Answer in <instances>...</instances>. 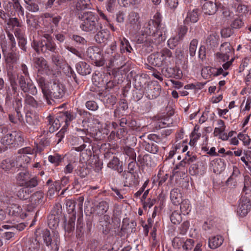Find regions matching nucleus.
Instances as JSON below:
<instances>
[{"mask_svg":"<svg viewBox=\"0 0 251 251\" xmlns=\"http://www.w3.org/2000/svg\"><path fill=\"white\" fill-rule=\"evenodd\" d=\"M197 158L195 156L185 157L179 164V165L185 167L186 165H189L196 161Z\"/></svg>","mask_w":251,"mask_h":251,"instance_id":"obj_48","label":"nucleus"},{"mask_svg":"<svg viewBox=\"0 0 251 251\" xmlns=\"http://www.w3.org/2000/svg\"><path fill=\"white\" fill-rule=\"evenodd\" d=\"M86 107L88 109L92 111H95L98 108L97 103L93 100H90L86 102Z\"/></svg>","mask_w":251,"mask_h":251,"instance_id":"obj_59","label":"nucleus"},{"mask_svg":"<svg viewBox=\"0 0 251 251\" xmlns=\"http://www.w3.org/2000/svg\"><path fill=\"white\" fill-rule=\"evenodd\" d=\"M124 152L129 157V158H131L132 160L135 159L136 154L133 149L128 146H126L124 147Z\"/></svg>","mask_w":251,"mask_h":251,"instance_id":"obj_51","label":"nucleus"},{"mask_svg":"<svg viewBox=\"0 0 251 251\" xmlns=\"http://www.w3.org/2000/svg\"><path fill=\"white\" fill-rule=\"evenodd\" d=\"M76 68L77 72L82 75H86L89 74L91 73V70L89 68V66L84 62H80L76 64Z\"/></svg>","mask_w":251,"mask_h":251,"instance_id":"obj_25","label":"nucleus"},{"mask_svg":"<svg viewBox=\"0 0 251 251\" xmlns=\"http://www.w3.org/2000/svg\"><path fill=\"white\" fill-rule=\"evenodd\" d=\"M8 76L14 94L17 93L18 91V83L24 93H28L32 95L37 94V88L30 79L25 78L22 75H15L11 72L8 73Z\"/></svg>","mask_w":251,"mask_h":251,"instance_id":"obj_2","label":"nucleus"},{"mask_svg":"<svg viewBox=\"0 0 251 251\" xmlns=\"http://www.w3.org/2000/svg\"><path fill=\"white\" fill-rule=\"evenodd\" d=\"M172 57L171 51L165 49L160 52H157L151 54L148 57L149 62L154 66L160 67L166 65L170 62Z\"/></svg>","mask_w":251,"mask_h":251,"instance_id":"obj_5","label":"nucleus"},{"mask_svg":"<svg viewBox=\"0 0 251 251\" xmlns=\"http://www.w3.org/2000/svg\"><path fill=\"white\" fill-rule=\"evenodd\" d=\"M30 161V157L26 153H23L16 158V167H25V165Z\"/></svg>","mask_w":251,"mask_h":251,"instance_id":"obj_23","label":"nucleus"},{"mask_svg":"<svg viewBox=\"0 0 251 251\" xmlns=\"http://www.w3.org/2000/svg\"><path fill=\"white\" fill-rule=\"evenodd\" d=\"M137 166V163L135 161V159L132 160L128 163V171L126 172L137 173H139L138 170H135L136 166Z\"/></svg>","mask_w":251,"mask_h":251,"instance_id":"obj_54","label":"nucleus"},{"mask_svg":"<svg viewBox=\"0 0 251 251\" xmlns=\"http://www.w3.org/2000/svg\"><path fill=\"white\" fill-rule=\"evenodd\" d=\"M124 179V186L126 187H133L139 183V175L137 173L126 172L124 171L122 174Z\"/></svg>","mask_w":251,"mask_h":251,"instance_id":"obj_8","label":"nucleus"},{"mask_svg":"<svg viewBox=\"0 0 251 251\" xmlns=\"http://www.w3.org/2000/svg\"><path fill=\"white\" fill-rule=\"evenodd\" d=\"M38 184V180L37 177L34 176L28 179L25 183L23 187H25L28 189V188H32L35 187Z\"/></svg>","mask_w":251,"mask_h":251,"instance_id":"obj_36","label":"nucleus"},{"mask_svg":"<svg viewBox=\"0 0 251 251\" xmlns=\"http://www.w3.org/2000/svg\"><path fill=\"white\" fill-rule=\"evenodd\" d=\"M120 50L122 53L126 51L127 52H131L132 50L129 42L125 38L120 39Z\"/></svg>","mask_w":251,"mask_h":251,"instance_id":"obj_29","label":"nucleus"},{"mask_svg":"<svg viewBox=\"0 0 251 251\" xmlns=\"http://www.w3.org/2000/svg\"><path fill=\"white\" fill-rule=\"evenodd\" d=\"M61 189L60 183L54 182L50 184L48 188V194L50 196H52L55 192L59 191Z\"/></svg>","mask_w":251,"mask_h":251,"instance_id":"obj_34","label":"nucleus"},{"mask_svg":"<svg viewBox=\"0 0 251 251\" xmlns=\"http://www.w3.org/2000/svg\"><path fill=\"white\" fill-rule=\"evenodd\" d=\"M37 81L39 86L41 88L42 92L43 94L44 97L47 99H48V82L46 79L39 75H38L37 78Z\"/></svg>","mask_w":251,"mask_h":251,"instance_id":"obj_21","label":"nucleus"},{"mask_svg":"<svg viewBox=\"0 0 251 251\" xmlns=\"http://www.w3.org/2000/svg\"><path fill=\"white\" fill-rule=\"evenodd\" d=\"M251 210V198L246 196H242L239 201L238 213L241 216H245Z\"/></svg>","mask_w":251,"mask_h":251,"instance_id":"obj_9","label":"nucleus"},{"mask_svg":"<svg viewBox=\"0 0 251 251\" xmlns=\"http://www.w3.org/2000/svg\"><path fill=\"white\" fill-rule=\"evenodd\" d=\"M198 44V41L196 39H193L190 43L189 53L192 57L194 56L196 54Z\"/></svg>","mask_w":251,"mask_h":251,"instance_id":"obj_40","label":"nucleus"},{"mask_svg":"<svg viewBox=\"0 0 251 251\" xmlns=\"http://www.w3.org/2000/svg\"><path fill=\"white\" fill-rule=\"evenodd\" d=\"M142 145L148 152L155 153L158 151V146L153 142H142Z\"/></svg>","mask_w":251,"mask_h":251,"instance_id":"obj_30","label":"nucleus"},{"mask_svg":"<svg viewBox=\"0 0 251 251\" xmlns=\"http://www.w3.org/2000/svg\"><path fill=\"white\" fill-rule=\"evenodd\" d=\"M26 8L32 12H37L39 10L38 4L34 0L27 5Z\"/></svg>","mask_w":251,"mask_h":251,"instance_id":"obj_47","label":"nucleus"},{"mask_svg":"<svg viewBox=\"0 0 251 251\" xmlns=\"http://www.w3.org/2000/svg\"><path fill=\"white\" fill-rule=\"evenodd\" d=\"M16 166V162L12 159H6L3 160L1 164V167L6 171L9 170L13 167Z\"/></svg>","mask_w":251,"mask_h":251,"instance_id":"obj_32","label":"nucleus"},{"mask_svg":"<svg viewBox=\"0 0 251 251\" xmlns=\"http://www.w3.org/2000/svg\"><path fill=\"white\" fill-rule=\"evenodd\" d=\"M171 222L175 224H179L182 221L181 214L177 211H174L170 216Z\"/></svg>","mask_w":251,"mask_h":251,"instance_id":"obj_35","label":"nucleus"},{"mask_svg":"<svg viewBox=\"0 0 251 251\" xmlns=\"http://www.w3.org/2000/svg\"><path fill=\"white\" fill-rule=\"evenodd\" d=\"M198 19V10L194 9L192 11H189L187 12V16L184 20V24L188 25L190 23H196Z\"/></svg>","mask_w":251,"mask_h":251,"instance_id":"obj_18","label":"nucleus"},{"mask_svg":"<svg viewBox=\"0 0 251 251\" xmlns=\"http://www.w3.org/2000/svg\"><path fill=\"white\" fill-rule=\"evenodd\" d=\"M48 118L50 126L49 130L50 132H53L57 130L62 124H64L63 127H68L70 122L75 118V116L68 111H66L58 113L55 118L50 116Z\"/></svg>","mask_w":251,"mask_h":251,"instance_id":"obj_4","label":"nucleus"},{"mask_svg":"<svg viewBox=\"0 0 251 251\" xmlns=\"http://www.w3.org/2000/svg\"><path fill=\"white\" fill-rule=\"evenodd\" d=\"M80 28L84 31L95 33L102 28L97 15L91 11L85 12L79 16Z\"/></svg>","mask_w":251,"mask_h":251,"instance_id":"obj_3","label":"nucleus"},{"mask_svg":"<svg viewBox=\"0 0 251 251\" xmlns=\"http://www.w3.org/2000/svg\"><path fill=\"white\" fill-rule=\"evenodd\" d=\"M139 20V14L135 12H130L127 17V24L131 26L135 25Z\"/></svg>","mask_w":251,"mask_h":251,"instance_id":"obj_26","label":"nucleus"},{"mask_svg":"<svg viewBox=\"0 0 251 251\" xmlns=\"http://www.w3.org/2000/svg\"><path fill=\"white\" fill-rule=\"evenodd\" d=\"M232 47L230 43L225 42L222 44L220 48V51L217 52V57L223 61H226L229 59V55L231 53Z\"/></svg>","mask_w":251,"mask_h":251,"instance_id":"obj_11","label":"nucleus"},{"mask_svg":"<svg viewBox=\"0 0 251 251\" xmlns=\"http://www.w3.org/2000/svg\"><path fill=\"white\" fill-rule=\"evenodd\" d=\"M215 164V165H217V167L216 168L214 169V172L220 173L225 170L226 166L225 163V162L222 161L221 159L217 160Z\"/></svg>","mask_w":251,"mask_h":251,"instance_id":"obj_46","label":"nucleus"},{"mask_svg":"<svg viewBox=\"0 0 251 251\" xmlns=\"http://www.w3.org/2000/svg\"><path fill=\"white\" fill-rule=\"evenodd\" d=\"M91 166L94 168L96 171L99 172L102 168V163L97 157L93 156Z\"/></svg>","mask_w":251,"mask_h":251,"instance_id":"obj_39","label":"nucleus"},{"mask_svg":"<svg viewBox=\"0 0 251 251\" xmlns=\"http://www.w3.org/2000/svg\"><path fill=\"white\" fill-rule=\"evenodd\" d=\"M31 199L35 205L42 203L44 201V193L41 191L37 192L32 196Z\"/></svg>","mask_w":251,"mask_h":251,"instance_id":"obj_31","label":"nucleus"},{"mask_svg":"<svg viewBox=\"0 0 251 251\" xmlns=\"http://www.w3.org/2000/svg\"><path fill=\"white\" fill-rule=\"evenodd\" d=\"M138 162L142 166L147 165V161L151 159L149 155H145L144 156L139 155L138 156Z\"/></svg>","mask_w":251,"mask_h":251,"instance_id":"obj_58","label":"nucleus"},{"mask_svg":"<svg viewBox=\"0 0 251 251\" xmlns=\"http://www.w3.org/2000/svg\"><path fill=\"white\" fill-rule=\"evenodd\" d=\"M6 138V139H4L5 141H8V140L10 141H22V138L20 135L16 132H13L11 134H7L6 137H5V138Z\"/></svg>","mask_w":251,"mask_h":251,"instance_id":"obj_41","label":"nucleus"},{"mask_svg":"<svg viewBox=\"0 0 251 251\" xmlns=\"http://www.w3.org/2000/svg\"><path fill=\"white\" fill-rule=\"evenodd\" d=\"M194 241L191 239H184L182 249L185 251L190 250L194 246Z\"/></svg>","mask_w":251,"mask_h":251,"instance_id":"obj_45","label":"nucleus"},{"mask_svg":"<svg viewBox=\"0 0 251 251\" xmlns=\"http://www.w3.org/2000/svg\"><path fill=\"white\" fill-rule=\"evenodd\" d=\"M43 238L44 242L47 246L51 248L52 251H58L60 244L59 233L56 231H52V233L48 229L43 231Z\"/></svg>","mask_w":251,"mask_h":251,"instance_id":"obj_6","label":"nucleus"},{"mask_svg":"<svg viewBox=\"0 0 251 251\" xmlns=\"http://www.w3.org/2000/svg\"><path fill=\"white\" fill-rule=\"evenodd\" d=\"M31 192V191H30ZM29 195V190L25 187L21 188L17 193V196L21 200L27 199Z\"/></svg>","mask_w":251,"mask_h":251,"instance_id":"obj_37","label":"nucleus"},{"mask_svg":"<svg viewBox=\"0 0 251 251\" xmlns=\"http://www.w3.org/2000/svg\"><path fill=\"white\" fill-rule=\"evenodd\" d=\"M35 66L37 69L39 73L49 75L50 73L49 66L47 61L43 58L35 59Z\"/></svg>","mask_w":251,"mask_h":251,"instance_id":"obj_13","label":"nucleus"},{"mask_svg":"<svg viewBox=\"0 0 251 251\" xmlns=\"http://www.w3.org/2000/svg\"><path fill=\"white\" fill-rule=\"evenodd\" d=\"M161 22L160 18L155 16L153 19L145 24L142 32L143 35L146 36L145 39H142V42L158 45L166 39V27Z\"/></svg>","mask_w":251,"mask_h":251,"instance_id":"obj_1","label":"nucleus"},{"mask_svg":"<svg viewBox=\"0 0 251 251\" xmlns=\"http://www.w3.org/2000/svg\"><path fill=\"white\" fill-rule=\"evenodd\" d=\"M72 39L76 43L82 45H84L86 43V41L83 37L77 35H73Z\"/></svg>","mask_w":251,"mask_h":251,"instance_id":"obj_64","label":"nucleus"},{"mask_svg":"<svg viewBox=\"0 0 251 251\" xmlns=\"http://www.w3.org/2000/svg\"><path fill=\"white\" fill-rule=\"evenodd\" d=\"M218 9L221 11L222 14L224 17H227L230 16L231 12L229 9L226 6L222 5L221 3L218 4Z\"/></svg>","mask_w":251,"mask_h":251,"instance_id":"obj_53","label":"nucleus"},{"mask_svg":"<svg viewBox=\"0 0 251 251\" xmlns=\"http://www.w3.org/2000/svg\"><path fill=\"white\" fill-rule=\"evenodd\" d=\"M25 102L26 104L31 105L32 107H36L37 106V102L34 98L29 95H26L25 97Z\"/></svg>","mask_w":251,"mask_h":251,"instance_id":"obj_49","label":"nucleus"},{"mask_svg":"<svg viewBox=\"0 0 251 251\" xmlns=\"http://www.w3.org/2000/svg\"><path fill=\"white\" fill-rule=\"evenodd\" d=\"M180 204V210L181 213L184 215L188 214L191 208L189 201L187 199L184 200Z\"/></svg>","mask_w":251,"mask_h":251,"instance_id":"obj_28","label":"nucleus"},{"mask_svg":"<svg viewBox=\"0 0 251 251\" xmlns=\"http://www.w3.org/2000/svg\"><path fill=\"white\" fill-rule=\"evenodd\" d=\"M239 174L240 171L238 168L236 166H233L231 176L226 180V184H227L229 181H231L234 178L237 177Z\"/></svg>","mask_w":251,"mask_h":251,"instance_id":"obj_56","label":"nucleus"},{"mask_svg":"<svg viewBox=\"0 0 251 251\" xmlns=\"http://www.w3.org/2000/svg\"><path fill=\"white\" fill-rule=\"evenodd\" d=\"M198 128L196 126L195 127L194 131L191 134L190 141H196L200 139L201 134L198 132Z\"/></svg>","mask_w":251,"mask_h":251,"instance_id":"obj_60","label":"nucleus"},{"mask_svg":"<svg viewBox=\"0 0 251 251\" xmlns=\"http://www.w3.org/2000/svg\"><path fill=\"white\" fill-rule=\"evenodd\" d=\"M224 242V238L220 235L210 237L208 240V247L211 249H215L220 247Z\"/></svg>","mask_w":251,"mask_h":251,"instance_id":"obj_17","label":"nucleus"},{"mask_svg":"<svg viewBox=\"0 0 251 251\" xmlns=\"http://www.w3.org/2000/svg\"><path fill=\"white\" fill-rule=\"evenodd\" d=\"M181 41L178 38V37L176 36L170 38L168 41V45L170 49H174L178 43Z\"/></svg>","mask_w":251,"mask_h":251,"instance_id":"obj_44","label":"nucleus"},{"mask_svg":"<svg viewBox=\"0 0 251 251\" xmlns=\"http://www.w3.org/2000/svg\"><path fill=\"white\" fill-rule=\"evenodd\" d=\"M26 121L29 125H35L38 123V118L33 115H26Z\"/></svg>","mask_w":251,"mask_h":251,"instance_id":"obj_52","label":"nucleus"},{"mask_svg":"<svg viewBox=\"0 0 251 251\" xmlns=\"http://www.w3.org/2000/svg\"><path fill=\"white\" fill-rule=\"evenodd\" d=\"M161 87L158 85L148 84L145 88V95L150 100L157 98L160 94Z\"/></svg>","mask_w":251,"mask_h":251,"instance_id":"obj_12","label":"nucleus"},{"mask_svg":"<svg viewBox=\"0 0 251 251\" xmlns=\"http://www.w3.org/2000/svg\"><path fill=\"white\" fill-rule=\"evenodd\" d=\"M97 208L99 214H103L107 212L108 209V204L106 201H101L100 202Z\"/></svg>","mask_w":251,"mask_h":251,"instance_id":"obj_42","label":"nucleus"},{"mask_svg":"<svg viewBox=\"0 0 251 251\" xmlns=\"http://www.w3.org/2000/svg\"><path fill=\"white\" fill-rule=\"evenodd\" d=\"M75 215L73 214L68 220L64 221V229L68 233L72 232L75 229Z\"/></svg>","mask_w":251,"mask_h":251,"instance_id":"obj_20","label":"nucleus"},{"mask_svg":"<svg viewBox=\"0 0 251 251\" xmlns=\"http://www.w3.org/2000/svg\"><path fill=\"white\" fill-rule=\"evenodd\" d=\"M234 7L236 9V11L240 13H246L248 12L247 7L243 4L242 2L238 4H234Z\"/></svg>","mask_w":251,"mask_h":251,"instance_id":"obj_50","label":"nucleus"},{"mask_svg":"<svg viewBox=\"0 0 251 251\" xmlns=\"http://www.w3.org/2000/svg\"><path fill=\"white\" fill-rule=\"evenodd\" d=\"M99 30L95 37L96 41L98 43H106L110 36L109 32L102 28Z\"/></svg>","mask_w":251,"mask_h":251,"instance_id":"obj_19","label":"nucleus"},{"mask_svg":"<svg viewBox=\"0 0 251 251\" xmlns=\"http://www.w3.org/2000/svg\"><path fill=\"white\" fill-rule=\"evenodd\" d=\"M170 199L174 205L180 204L182 200V194L178 189H174L170 192Z\"/></svg>","mask_w":251,"mask_h":251,"instance_id":"obj_22","label":"nucleus"},{"mask_svg":"<svg viewBox=\"0 0 251 251\" xmlns=\"http://www.w3.org/2000/svg\"><path fill=\"white\" fill-rule=\"evenodd\" d=\"M7 211L9 215L11 216L20 217L21 218H23L25 216V214L23 212L22 207L16 204H12L10 205L8 207Z\"/></svg>","mask_w":251,"mask_h":251,"instance_id":"obj_15","label":"nucleus"},{"mask_svg":"<svg viewBox=\"0 0 251 251\" xmlns=\"http://www.w3.org/2000/svg\"><path fill=\"white\" fill-rule=\"evenodd\" d=\"M2 51L3 52L6 63L9 65L16 63L18 59V56L16 53L12 50L7 52L5 46H2Z\"/></svg>","mask_w":251,"mask_h":251,"instance_id":"obj_14","label":"nucleus"},{"mask_svg":"<svg viewBox=\"0 0 251 251\" xmlns=\"http://www.w3.org/2000/svg\"><path fill=\"white\" fill-rule=\"evenodd\" d=\"M209 71L211 73V74L215 76L222 75L224 77H225L228 74V72H224L222 68H210L209 69Z\"/></svg>","mask_w":251,"mask_h":251,"instance_id":"obj_38","label":"nucleus"},{"mask_svg":"<svg viewBox=\"0 0 251 251\" xmlns=\"http://www.w3.org/2000/svg\"><path fill=\"white\" fill-rule=\"evenodd\" d=\"M243 24L242 20L240 18H237L233 21L231 24V26L233 28H239L243 26Z\"/></svg>","mask_w":251,"mask_h":251,"instance_id":"obj_57","label":"nucleus"},{"mask_svg":"<svg viewBox=\"0 0 251 251\" xmlns=\"http://www.w3.org/2000/svg\"><path fill=\"white\" fill-rule=\"evenodd\" d=\"M61 213V206L58 204L54 207L53 213L48 216V225L50 228H55L59 222L58 214Z\"/></svg>","mask_w":251,"mask_h":251,"instance_id":"obj_10","label":"nucleus"},{"mask_svg":"<svg viewBox=\"0 0 251 251\" xmlns=\"http://www.w3.org/2000/svg\"><path fill=\"white\" fill-rule=\"evenodd\" d=\"M66 206L69 213L73 212L75 209V201L72 200H68L66 202Z\"/></svg>","mask_w":251,"mask_h":251,"instance_id":"obj_61","label":"nucleus"},{"mask_svg":"<svg viewBox=\"0 0 251 251\" xmlns=\"http://www.w3.org/2000/svg\"><path fill=\"white\" fill-rule=\"evenodd\" d=\"M14 1L13 6L17 11L19 13H20L21 15L24 16V10L22 6L21 5L20 3L19 2L18 0H15Z\"/></svg>","mask_w":251,"mask_h":251,"instance_id":"obj_63","label":"nucleus"},{"mask_svg":"<svg viewBox=\"0 0 251 251\" xmlns=\"http://www.w3.org/2000/svg\"><path fill=\"white\" fill-rule=\"evenodd\" d=\"M218 4L212 1L205 2L202 6L203 12L208 15L214 14L218 9Z\"/></svg>","mask_w":251,"mask_h":251,"instance_id":"obj_16","label":"nucleus"},{"mask_svg":"<svg viewBox=\"0 0 251 251\" xmlns=\"http://www.w3.org/2000/svg\"><path fill=\"white\" fill-rule=\"evenodd\" d=\"M76 7L78 10L91 8V2L90 0H79L76 3Z\"/></svg>","mask_w":251,"mask_h":251,"instance_id":"obj_33","label":"nucleus"},{"mask_svg":"<svg viewBox=\"0 0 251 251\" xmlns=\"http://www.w3.org/2000/svg\"><path fill=\"white\" fill-rule=\"evenodd\" d=\"M30 175L26 170L19 172L16 176V180L20 186H23L25 183L30 178Z\"/></svg>","mask_w":251,"mask_h":251,"instance_id":"obj_24","label":"nucleus"},{"mask_svg":"<svg viewBox=\"0 0 251 251\" xmlns=\"http://www.w3.org/2000/svg\"><path fill=\"white\" fill-rule=\"evenodd\" d=\"M188 28L185 25L180 26L178 31V34L176 35L178 38L182 40L187 33Z\"/></svg>","mask_w":251,"mask_h":251,"instance_id":"obj_55","label":"nucleus"},{"mask_svg":"<svg viewBox=\"0 0 251 251\" xmlns=\"http://www.w3.org/2000/svg\"><path fill=\"white\" fill-rule=\"evenodd\" d=\"M184 239L185 238L178 237H175L172 241L173 247L176 249H179L181 247L182 248Z\"/></svg>","mask_w":251,"mask_h":251,"instance_id":"obj_43","label":"nucleus"},{"mask_svg":"<svg viewBox=\"0 0 251 251\" xmlns=\"http://www.w3.org/2000/svg\"><path fill=\"white\" fill-rule=\"evenodd\" d=\"M120 161L119 159L115 156L108 163L107 167L109 168L117 170L119 173H121L123 171L121 167H119Z\"/></svg>","mask_w":251,"mask_h":251,"instance_id":"obj_27","label":"nucleus"},{"mask_svg":"<svg viewBox=\"0 0 251 251\" xmlns=\"http://www.w3.org/2000/svg\"><path fill=\"white\" fill-rule=\"evenodd\" d=\"M45 47L47 50L51 51L54 52L56 48V46L52 40L51 41L46 42L45 43Z\"/></svg>","mask_w":251,"mask_h":251,"instance_id":"obj_62","label":"nucleus"},{"mask_svg":"<svg viewBox=\"0 0 251 251\" xmlns=\"http://www.w3.org/2000/svg\"><path fill=\"white\" fill-rule=\"evenodd\" d=\"M48 99L52 97L55 99H61L65 94V87L58 81H54L50 89L48 90Z\"/></svg>","mask_w":251,"mask_h":251,"instance_id":"obj_7","label":"nucleus"}]
</instances>
